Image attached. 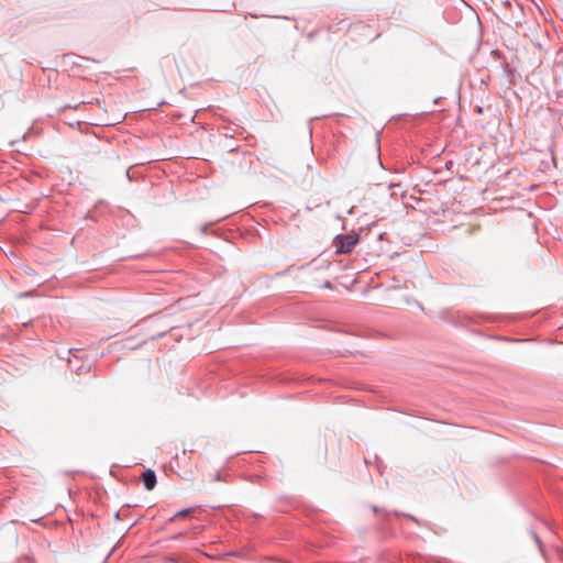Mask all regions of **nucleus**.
Listing matches in <instances>:
<instances>
[{"mask_svg":"<svg viewBox=\"0 0 563 563\" xmlns=\"http://www.w3.org/2000/svg\"><path fill=\"white\" fill-rule=\"evenodd\" d=\"M503 18L507 24L520 26L526 23V12L523 5L518 1H512V8L509 12H504Z\"/></svg>","mask_w":563,"mask_h":563,"instance_id":"obj_1","label":"nucleus"},{"mask_svg":"<svg viewBox=\"0 0 563 563\" xmlns=\"http://www.w3.org/2000/svg\"><path fill=\"white\" fill-rule=\"evenodd\" d=\"M357 242L358 236L355 234L338 235L333 241L336 253L341 254L350 253Z\"/></svg>","mask_w":563,"mask_h":563,"instance_id":"obj_2","label":"nucleus"},{"mask_svg":"<svg viewBox=\"0 0 563 563\" xmlns=\"http://www.w3.org/2000/svg\"><path fill=\"white\" fill-rule=\"evenodd\" d=\"M142 481H143L144 487L147 490H152L155 487V485H156V474H155V472L152 471V470H146L142 474Z\"/></svg>","mask_w":563,"mask_h":563,"instance_id":"obj_3","label":"nucleus"},{"mask_svg":"<svg viewBox=\"0 0 563 563\" xmlns=\"http://www.w3.org/2000/svg\"><path fill=\"white\" fill-rule=\"evenodd\" d=\"M178 156H181L184 158L190 159V158H198L200 153L199 152H191L187 150H179L177 152Z\"/></svg>","mask_w":563,"mask_h":563,"instance_id":"obj_4","label":"nucleus"},{"mask_svg":"<svg viewBox=\"0 0 563 563\" xmlns=\"http://www.w3.org/2000/svg\"><path fill=\"white\" fill-rule=\"evenodd\" d=\"M192 512V509H183L175 515V518H186Z\"/></svg>","mask_w":563,"mask_h":563,"instance_id":"obj_5","label":"nucleus"}]
</instances>
